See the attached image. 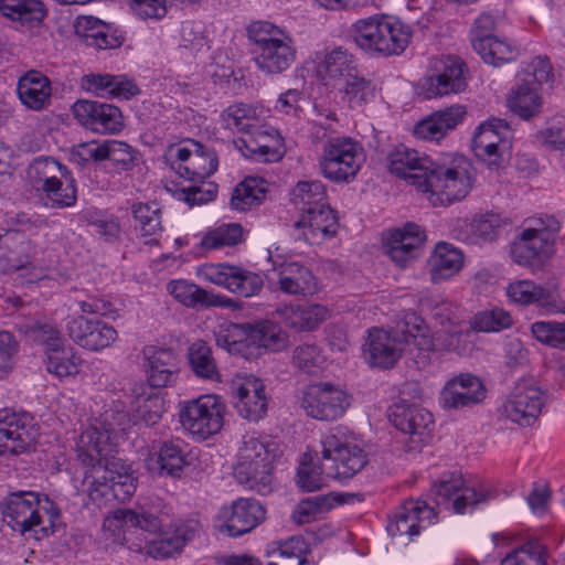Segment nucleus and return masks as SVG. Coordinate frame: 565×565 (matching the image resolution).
<instances>
[{
  "mask_svg": "<svg viewBox=\"0 0 565 565\" xmlns=\"http://www.w3.org/2000/svg\"><path fill=\"white\" fill-rule=\"evenodd\" d=\"M221 118L224 127L245 134L253 130L259 122L257 108L245 103H235L228 106Z\"/></svg>",
  "mask_w": 565,
  "mask_h": 565,
  "instance_id": "obj_55",
  "label": "nucleus"
},
{
  "mask_svg": "<svg viewBox=\"0 0 565 565\" xmlns=\"http://www.w3.org/2000/svg\"><path fill=\"white\" fill-rule=\"evenodd\" d=\"M108 470L114 499L119 502H125L130 499L137 488V479L134 476L131 468L125 465L120 459H113L108 463Z\"/></svg>",
  "mask_w": 565,
  "mask_h": 565,
  "instance_id": "obj_54",
  "label": "nucleus"
},
{
  "mask_svg": "<svg viewBox=\"0 0 565 565\" xmlns=\"http://www.w3.org/2000/svg\"><path fill=\"white\" fill-rule=\"evenodd\" d=\"M244 241V228L238 223H227L209 230L201 239L205 250L235 246Z\"/></svg>",
  "mask_w": 565,
  "mask_h": 565,
  "instance_id": "obj_57",
  "label": "nucleus"
},
{
  "mask_svg": "<svg viewBox=\"0 0 565 565\" xmlns=\"http://www.w3.org/2000/svg\"><path fill=\"white\" fill-rule=\"evenodd\" d=\"M189 362L196 376L210 381L221 380L212 350L206 342L198 340L191 344L189 348Z\"/></svg>",
  "mask_w": 565,
  "mask_h": 565,
  "instance_id": "obj_56",
  "label": "nucleus"
},
{
  "mask_svg": "<svg viewBox=\"0 0 565 565\" xmlns=\"http://www.w3.org/2000/svg\"><path fill=\"white\" fill-rule=\"evenodd\" d=\"M467 67L457 55L431 58L429 74L419 83V94L425 99L459 94L467 88Z\"/></svg>",
  "mask_w": 565,
  "mask_h": 565,
  "instance_id": "obj_12",
  "label": "nucleus"
},
{
  "mask_svg": "<svg viewBox=\"0 0 565 565\" xmlns=\"http://www.w3.org/2000/svg\"><path fill=\"white\" fill-rule=\"evenodd\" d=\"M437 513L423 500H406L388 516L386 531L391 536H417L423 529L434 524Z\"/></svg>",
  "mask_w": 565,
  "mask_h": 565,
  "instance_id": "obj_18",
  "label": "nucleus"
},
{
  "mask_svg": "<svg viewBox=\"0 0 565 565\" xmlns=\"http://www.w3.org/2000/svg\"><path fill=\"white\" fill-rule=\"evenodd\" d=\"M265 183L260 178H246L238 183L231 199L232 207L246 212L260 205L267 192Z\"/></svg>",
  "mask_w": 565,
  "mask_h": 565,
  "instance_id": "obj_51",
  "label": "nucleus"
},
{
  "mask_svg": "<svg viewBox=\"0 0 565 565\" xmlns=\"http://www.w3.org/2000/svg\"><path fill=\"white\" fill-rule=\"evenodd\" d=\"M534 83L523 82L511 90L508 98L510 109L523 119L536 116L542 108V97Z\"/></svg>",
  "mask_w": 565,
  "mask_h": 565,
  "instance_id": "obj_46",
  "label": "nucleus"
},
{
  "mask_svg": "<svg viewBox=\"0 0 565 565\" xmlns=\"http://www.w3.org/2000/svg\"><path fill=\"white\" fill-rule=\"evenodd\" d=\"M281 455L277 441L257 433L243 436L234 466V477L238 483L260 494L270 491L274 462Z\"/></svg>",
  "mask_w": 565,
  "mask_h": 565,
  "instance_id": "obj_3",
  "label": "nucleus"
},
{
  "mask_svg": "<svg viewBox=\"0 0 565 565\" xmlns=\"http://www.w3.org/2000/svg\"><path fill=\"white\" fill-rule=\"evenodd\" d=\"M227 406L215 394L201 395L179 405V420L182 428L200 440L218 434L224 425Z\"/></svg>",
  "mask_w": 565,
  "mask_h": 565,
  "instance_id": "obj_9",
  "label": "nucleus"
},
{
  "mask_svg": "<svg viewBox=\"0 0 565 565\" xmlns=\"http://www.w3.org/2000/svg\"><path fill=\"white\" fill-rule=\"evenodd\" d=\"M33 420L28 413L0 409V456L19 455L29 449L36 437Z\"/></svg>",
  "mask_w": 565,
  "mask_h": 565,
  "instance_id": "obj_17",
  "label": "nucleus"
},
{
  "mask_svg": "<svg viewBox=\"0 0 565 565\" xmlns=\"http://www.w3.org/2000/svg\"><path fill=\"white\" fill-rule=\"evenodd\" d=\"M405 332L419 353L434 350L465 352L472 343L473 332H499L511 327L512 320H472L469 326L460 320H438L435 331L425 320H413Z\"/></svg>",
  "mask_w": 565,
  "mask_h": 565,
  "instance_id": "obj_2",
  "label": "nucleus"
},
{
  "mask_svg": "<svg viewBox=\"0 0 565 565\" xmlns=\"http://www.w3.org/2000/svg\"><path fill=\"white\" fill-rule=\"evenodd\" d=\"M241 141L252 158L263 162L278 161L285 153L284 140L273 128L257 125Z\"/></svg>",
  "mask_w": 565,
  "mask_h": 565,
  "instance_id": "obj_32",
  "label": "nucleus"
},
{
  "mask_svg": "<svg viewBox=\"0 0 565 565\" xmlns=\"http://www.w3.org/2000/svg\"><path fill=\"white\" fill-rule=\"evenodd\" d=\"M247 32L254 44V61L262 72L277 75L292 65L297 50L287 32L267 21L252 23Z\"/></svg>",
  "mask_w": 565,
  "mask_h": 565,
  "instance_id": "obj_6",
  "label": "nucleus"
},
{
  "mask_svg": "<svg viewBox=\"0 0 565 565\" xmlns=\"http://www.w3.org/2000/svg\"><path fill=\"white\" fill-rule=\"evenodd\" d=\"M20 329L29 341L45 345L46 352L63 343L60 331L49 320H26Z\"/></svg>",
  "mask_w": 565,
  "mask_h": 565,
  "instance_id": "obj_59",
  "label": "nucleus"
},
{
  "mask_svg": "<svg viewBox=\"0 0 565 565\" xmlns=\"http://www.w3.org/2000/svg\"><path fill=\"white\" fill-rule=\"evenodd\" d=\"M295 227L303 230L305 241L319 244L337 234L339 223L335 211L327 203L323 207L300 214L299 220L295 222Z\"/></svg>",
  "mask_w": 565,
  "mask_h": 565,
  "instance_id": "obj_30",
  "label": "nucleus"
},
{
  "mask_svg": "<svg viewBox=\"0 0 565 565\" xmlns=\"http://www.w3.org/2000/svg\"><path fill=\"white\" fill-rule=\"evenodd\" d=\"M553 247L554 243L544 234L534 236L522 231L512 242L510 255L521 266L540 267L552 256Z\"/></svg>",
  "mask_w": 565,
  "mask_h": 565,
  "instance_id": "obj_29",
  "label": "nucleus"
},
{
  "mask_svg": "<svg viewBox=\"0 0 565 565\" xmlns=\"http://www.w3.org/2000/svg\"><path fill=\"white\" fill-rule=\"evenodd\" d=\"M143 355L149 362L148 382L151 387H167L174 382L179 367L172 350L148 347Z\"/></svg>",
  "mask_w": 565,
  "mask_h": 565,
  "instance_id": "obj_36",
  "label": "nucleus"
},
{
  "mask_svg": "<svg viewBox=\"0 0 565 565\" xmlns=\"http://www.w3.org/2000/svg\"><path fill=\"white\" fill-rule=\"evenodd\" d=\"M0 11L4 17L31 25L40 23L46 14L39 0H0Z\"/></svg>",
  "mask_w": 565,
  "mask_h": 565,
  "instance_id": "obj_53",
  "label": "nucleus"
},
{
  "mask_svg": "<svg viewBox=\"0 0 565 565\" xmlns=\"http://www.w3.org/2000/svg\"><path fill=\"white\" fill-rule=\"evenodd\" d=\"M82 87L99 97L129 99L139 94L137 84L125 75L87 74Z\"/></svg>",
  "mask_w": 565,
  "mask_h": 565,
  "instance_id": "obj_33",
  "label": "nucleus"
},
{
  "mask_svg": "<svg viewBox=\"0 0 565 565\" xmlns=\"http://www.w3.org/2000/svg\"><path fill=\"white\" fill-rule=\"evenodd\" d=\"M413 320H399L392 330L372 328L369 330L364 344V355L371 366L387 370L392 369L404 352L413 353V342L407 340L408 329Z\"/></svg>",
  "mask_w": 565,
  "mask_h": 565,
  "instance_id": "obj_11",
  "label": "nucleus"
},
{
  "mask_svg": "<svg viewBox=\"0 0 565 565\" xmlns=\"http://www.w3.org/2000/svg\"><path fill=\"white\" fill-rule=\"evenodd\" d=\"M495 20L491 14H480L470 31L473 50L488 64L500 65L514 57V51L504 41L494 35Z\"/></svg>",
  "mask_w": 565,
  "mask_h": 565,
  "instance_id": "obj_19",
  "label": "nucleus"
},
{
  "mask_svg": "<svg viewBox=\"0 0 565 565\" xmlns=\"http://www.w3.org/2000/svg\"><path fill=\"white\" fill-rule=\"evenodd\" d=\"M278 282L280 289L290 295H312L318 290V285L311 270L297 262L281 265Z\"/></svg>",
  "mask_w": 565,
  "mask_h": 565,
  "instance_id": "obj_39",
  "label": "nucleus"
},
{
  "mask_svg": "<svg viewBox=\"0 0 565 565\" xmlns=\"http://www.w3.org/2000/svg\"><path fill=\"white\" fill-rule=\"evenodd\" d=\"M364 161L363 147L350 137H332L322 145L318 159L321 174L334 183L355 179Z\"/></svg>",
  "mask_w": 565,
  "mask_h": 565,
  "instance_id": "obj_8",
  "label": "nucleus"
},
{
  "mask_svg": "<svg viewBox=\"0 0 565 565\" xmlns=\"http://www.w3.org/2000/svg\"><path fill=\"white\" fill-rule=\"evenodd\" d=\"M232 393L238 414L252 422L263 418L267 412L268 397L264 382L253 374H237L232 380Z\"/></svg>",
  "mask_w": 565,
  "mask_h": 565,
  "instance_id": "obj_20",
  "label": "nucleus"
},
{
  "mask_svg": "<svg viewBox=\"0 0 565 565\" xmlns=\"http://www.w3.org/2000/svg\"><path fill=\"white\" fill-rule=\"evenodd\" d=\"M65 168L66 166L53 157L40 156L29 163L25 171L26 181L35 192L42 195L50 185L57 181L58 175H63Z\"/></svg>",
  "mask_w": 565,
  "mask_h": 565,
  "instance_id": "obj_43",
  "label": "nucleus"
},
{
  "mask_svg": "<svg viewBox=\"0 0 565 565\" xmlns=\"http://www.w3.org/2000/svg\"><path fill=\"white\" fill-rule=\"evenodd\" d=\"M509 299L520 306L535 303L547 309L551 291L529 279L515 280L507 287Z\"/></svg>",
  "mask_w": 565,
  "mask_h": 565,
  "instance_id": "obj_50",
  "label": "nucleus"
},
{
  "mask_svg": "<svg viewBox=\"0 0 565 565\" xmlns=\"http://www.w3.org/2000/svg\"><path fill=\"white\" fill-rule=\"evenodd\" d=\"M49 503L46 495L35 491H15L9 493L0 502V512L3 521L21 534L33 533L35 539L49 534V529L42 525L41 502Z\"/></svg>",
  "mask_w": 565,
  "mask_h": 565,
  "instance_id": "obj_10",
  "label": "nucleus"
},
{
  "mask_svg": "<svg viewBox=\"0 0 565 565\" xmlns=\"http://www.w3.org/2000/svg\"><path fill=\"white\" fill-rule=\"evenodd\" d=\"M169 512L168 507H163L158 512H153L151 509H141L140 512L119 509L104 520L103 530L105 533H109L114 543L127 544L138 531L150 534L159 533Z\"/></svg>",
  "mask_w": 565,
  "mask_h": 565,
  "instance_id": "obj_13",
  "label": "nucleus"
},
{
  "mask_svg": "<svg viewBox=\"0 0 565 565\" xmlns=\"http://www.w3.org/2000/svg\"><path fill=\"white\" fill-rule=\"evenodd\" d=\"M215 340L232 354L247 355L253 348V324L225 321L215 331Z\"/></svg>",
  "mask_w": 565,
  "mask_h": 565,
  "instance_id": "obj_40",
  "label": "nucleus"
},
{
  "mask_svg": "<svg viewBox=\"0 0 565 565\" xmlns=\"http://www.w3.org/2000/svg\"><path fill=\"white\" fill-rule=\"evenodd\" d=\"M342 82L339 93L341 100L352 109L362 108L374 98L375 87L356 67Z\"/></svg>",
  "mask_w": 565,
  "mask_h": 565,
  "instance_id": "obj_44",
  "label": "nucleus"
},
{
  "mask_svg": "<svg viewBox=\"0 0 565 565\" xmlns=\"http://www.w3.org/2000/svg\"><path fill=\"white\" fill-rule=\"evenodd\" d=\"M289 345V337L275 320H258L253 326V348L279 352Z\"/></svg>",
  "mask_w": 565,
  "mask_h": 565,
  "instance_id": "obj_47",
  "label": "nucleus"
},
{
  "mask_svg": "<svg viewBox=\"0 0 565 565\" xmlns=\"http://www.w3.org/2000/svg\"><path fill=\"white\" fill-rule=\"evenodd\" d=\"M332 498L316 495L301 500L295 508L291 519L302 525L316 521L322 513L333 508Z\"/></svg>",
  "mask_w": 565,
  "mask_h": 565,
  "instance_id": "obj_61",
  "label": "nucleus"
},
{
  "mask_svg": "<svg viewBox=\"0 0 565 565\" xmlns=\"http://www.w3.org/2000/svg\"><path fill=\"white\" fill-rule=\"evenodd\" d=\"M425 239V231L416 223L408 222L403 227L384 233L383 249L397 266L404 268L418 257Z\"/></svg>",
  "mask_w": 565,
  "mask_h": 565,
  "instance_id": "obj_21",
  "label": "nucleus"
},
{
  "mask_svg": "<svg viewBox=\"0 0 565 565\" xmlns=\"http://www.w3.org/2000/svg\"><path fill=\"white\" fill-rule=\"evenodd\" d=\"M290 202L303 214L309 210L323 207L328 202L327 188L319 180H301L291 189Z\"/></svg>",
  "mask_w": 565,
  "mask_h": 565,
  "instance_id": "obj_45",
  "label": "nucleus"
},
{
  "mask_svg": "<svg viewBox=\"0 0 565 565\" xmlns=\"http://www.w3.org/2000/svg\"><path fill=\"white\" fill-rule=\"evenodd\" d=\"M543 407V394L534 386L518 385L499 408L500 414L522 427L533 425Z\"/></svg>",
  "mask_w": 565,
  "mask_h": 565,
  "instance_id": "obj_25",
  "label": "nucleus"
},
{
  "mask_svg": "<svg viewBox=\"0 0 565 565\" xmlns=\"http://www.w3.org/2000/svg\"><path fill=\"white\" fill-rule=\"evenodd\" d=\"M463 253L452 244L439 242L430 258L429 273L431 280L437 282L455 276L463 266Z\"/></svg>",
  "mask_w": 565,
  "mask_h": 565,
  "instance_id": "obj_37",
  "label": "nucleus"
},
{
  "mask_svg": "<svg viewBox=\"0 0 565 565\" xmlns=\"http://www.w3.org/2000/svg\"><path fill=\"white\" fill-rule=\"evenodd\" d=\"M264 507L254 499H238L231 507H223L220 519V532L232 537H238L250 532L265 520Z\"/></svg>",
  "mask_w": 565,
  "mask_h": 565,
  "instance_id": "obj_23",
  "label": "nucleus"
},
{
  "mask_svg": "<svg viewBox=\"0 0 565 565\" xmlns=\"http://www.w3.org/2000/svg\"><path fill=\"white\" fill-rule=\"evenodd\" d=\"M42 198L46 200L45 204L53 209L70 207L76 203V181L67 167L64 169L63 175L57 177V181L46 189Z\"/></svg>",
  "mask_w": 565,
  "mask_h": 565,
  "instance_id": "obj_49",
  "label": "nucleus"
},
{
  "mask_svg": "<svg viewBox=\"0 0 565 565\" xmlns=\"http://www.w3.org/2000/svg\"><path fill=\"white\" fill-rule=\"evenodd\" d=\"M390 172L425 193L434 206H447L465 199L472 188L470 163L462 156L438 159L404 145L387 154Z\"/></svg>",
  "mask_w": 565,
  "mask_h": 565,
  "instance_id": "obj_1",
  "label": "nucleus"
},
{
  "mask_svg": "<svg viewBox=\"0 0 565 565\" xmlns=\"http://www.w3.org/2000/svg\"><path fill=\"white\" fill-rule=\"evenodd\" d=\"M321 469L328 479L349 480L369 462L356 435L344 426H337L322 436Z\"/></svg>",
  "mask_w": 565,
  "mask_h": 565,
  "instance_id": "obj_4",
  "label": "nucleus"
},
{
  "mask_svg": "<svg viewBox=\"0 0 565 565\" xmlns=\"http://www.w3.org/2000/svg\"><path fill=\"white\" fill-rule=\"evenodd\" d=\"M72 113L83 127L98 134H116L124 127L120 109L96 100H77Z\"/></svg>",
  "mask_w": 565,
  "mask_h": 565,
  "instance_id": "obj_22",
  "label": "nucleus"
},
{
  "mask_svg": "<svg viewBox=\"0 0 565 565\" xmlns=\"http://www.w3.org/2000/svg\"><path fill=\"white\" fill-rule=\"evenodd\" d=\"M300 405L309 417L333 422L345 414L351 405V396L338 385L319 382L303 388Z\"/></svg>",
  "mask_w": 565,
  "mask_h": 565,
  "instance_id": "obj_15",
  "label": "nucleus"
},
{
  "mask_svg": "<svg viewBox=\"0 0 565 565\" xmlns=\"http://www.w3.org/2000/svg\"><path fill=\"white\" fill-rule=\"evenodd\" d=\"M35 255V247L31 241L19 235L18 232H8L0 237V259L6 262L8 269L18 270L30 264Z\"/></svg>",
  "mask_w": 565,
  "mask_h": 565,
  "instance_id": "obj_42",
  "label": "nucleus"
},
{
  "mask_svg": "<svg viewBox=\"0 0 565 565\" xmlns=\"http://www.w3.org/2000/svg\"><path fill=\"white\" fill-rule=\"evenodd\" d=\"M412 28L393 17H370L353 24L355 44L384 56L401 54L412 38Z\"/></svg>",
  "mask_w": 565,
  "mask_h": 565,
  "instance_id": "obj_7",
  "label": "nucleus"
},
{
  "mask_svg": "<svg viewBox=\"0 0 565 565\" xmlns=\"http://www.w3.org/2000/svg\"><path fill=\"white\" fill-rule=\"evenodd\" d=\"M66 329L78 345L90 351L103 350L117 338L115 328L104 320H70Z\"/></svg>",
  "mask_w": 565,
  "mask_h": 565,
  "instance_id": "obj_28",
  "label": "nucleus"
},
{
  "mask_svg": "<svg viewBox=\"0 0 565 565\" xmlns=\"http://www.w3.org/2000/svg\"><path fill=\"white\" fill-rule=\"evenodd\" d=\"M467 115L466 106L456 104L433 113L419 121L414 134L417 138L429 141H438L450 130H454Z\"/></svg>",
  "mask_w": 565,
  "mask_h": 565,
  "instance_id": "obj_31",
  "label": "nucleus"
},
{
  "mask_svg": "<svg viewBox=\"0 0 565 565\" xmlns=\"http://www.w3.org/2000/svg\"><path fill=\"white\" fill-rule=\"evenodd\" d=\"M148 469L159 475L178 477L186 465L182 441L169 440L160 445L159 449L148 459Z\"/></svg>",
  "mask_w": 565,
  "mask_h": 565,
  "instance_id": "obj_38",
  "label": "nucleus"
},
{
  "mask_svg": "<svg viewBox=\"0 0 565 565\" xmlns=\"http://www.w3.org/2000/svg\"><path fill=\"white\" fill-rule=\"evenodd\" d=\"M97 469L85 470L83 484L86 488L89 499L98 505L108 504L114 499L111 482L108 477V466Z\"/></svg>",
  "mask_w": 565,
  "mask_h": 565,
  "instance_id": "obj_58",
  "label": "nucleus"
},
{
  "mask_svg": "<svg viewBox=\"0 0 565 565\" xmlns=\"http://www.w3.org/2000/svg\"><path fill=\"white\" fill-rule=\"evenodd\" d=\"M166 158L181 178L194 183H203L218 166L214 149L194 140H189L186 146H171Z\"/></svg>",
  "mask_w": 565,
  "mask_h": 565,
  "instance_id": "obj_14",
  "label": "nucleus"
},
{
  "mask_svg": "<svg viewBox=\"0 0 565 565\" xmlns=\"http://www.w3.org/2000/svg\"><path fill=\"white\" fill-rule=\"evenodd\" d=\"M316 76L324 85H337L358 67L356 58L341 46L319 52L315 58Z\"/></svg>",
  "mask_w": 565,
  "mask_h": 565,
  "instance_id": "obj_27",
  "label": "nucleus"
},
{
  "mask_svg": "<svg viewBox=\"0 0 565 565\" xmlns=\"http://www.w3.org/2000/svg\"><path fill=\"white\" fill-rule=\"evenodd\" d=\"M46 370L55 376L63 379L79 373L82 359L71 347L63 343L51 348L46 353Z\"/></svg>",
  "mask_w": 565,
  "mask_h": 565,
  "instance_id": "obj_48",
  "label": "nucleus"
},
{
  "mask_svg": "<svg viewBox=\"0 0 565 565\" xmlns=\"http://www.w3.org/2000/svg\"><path fill=\"white\" fill-rule=\"evenodd\" d=\"M128 415L122 409H106L98 420L86 428L76 443V456L86 470L107 467L115 459L110 457L113 440L118 430H124Z\"/></svg>",
  "mask_w": 565,
  "mask_h": 565,
  "instance_id": "obj_5",
  "label": "nucleus"
},
{
  "mask_svg": "<svg viewBox=\"0 0 565 565\" xmlns=\"http://www.w3.org/2000/svg\"><path fill=\"white\" fill-rule=\"evenodd\" d=\"M436 503L446 509L451 508L456 513H465L481 502H486L491 492L484 484L477 481L467 482L461 475L451 472L445 475L434 484Z\"/></svg>",
  "mask_w": 565,
  "mask_h": 565,
  "instance_id": "obj_16",
  "label": "nucleus"
},
{
  "mask_svg": "<svg viewBox=\"0 0 565 565\" xmlns=\"http://www.w3.org/2000/svg\"><path fill=\"white\" fill-rule=\"evenodd\" d=\"M168 292L180 303L190 308H232L239 309L242 303L226 296L207 291L185 279L171 280Z\"/></svg>",
  "mask_w": 565,
  "mask_h": 565,
  "instance_id": "obj_26",
  "label": "nucleus"
},
{
  "mask_svg": "<svg viewBox=\"0 0 565 565\" xmlns=\"http://www.w3.org/2000/svg\"><path fill=\"white\" fill-rule=\"evenodd\" d=\"M537 138L550 150H565V116L557 115L546 121V126L537 132Z\"/></svg>",
  "mask_w": 565,
  "mask_h": 565,
  "instance_id": "obj_62",
  "label": "nucleus"
},
{
  "mask_svg": "<svg viewBox=\"0 0 565 565\" xmlns=\"http://www.w3.org/2000/svg\"><path fill=\"white\" fill-rule=\"evenodd\" d=\"M462 223L458 228V238L476 244L479 241H492L500 227L499 217L494 214H486L481 217L460 221ZM457 231V228L455 230Z\"/></svg>",
  "mask_w": 565,
  "mask_h": 565,
  "instance_id": "obj_52",
  "label": "nucleus"
},
{
  "mask_svg": "<svg viewBox=\"0 0 565 565\" xmlns=\"http://www.w3.org/2000/svg\"><path fill=\"white\" fill-rule=\"evenodd\" d=\"M193 529L182 530L179 527L173 536L151 541L147 545V553L153 558H168L183 548L186 541L193 537Z\"/></svg>",
  "mask_w": 565,
  "mask_h": 565,
  "instance_id": "obj_60",
  "label": "nucleus"
},
{
  "mask_svg": "<svg viewBox=\"0 0 565 565\" xmlns=\"http://www.w3.org/2000/svg\"><path fill=\"white\" fill-rule=\"evenodd\" d=\"M532 333L536 340L551 347L565 343V321L539 320L532 324Z\"/></svg>",
  "mask_w": 565,
  "mask_h": 565,
  "instance_id": "obj_63",
  "label": "nucleus"
},
{
  "mask_svg": "<svg viewBox=\"0 0 565 565\" xmlns=\"http://www.w3.org/2000/svg\"><path fill=\"white\" fill-rule=\"evenodd\" d=\"M501 565H545V559L540 545L527 543L509 553Z\"/></svg>",
  "mask_w": 565,
  "mask_h": 565,
  "instance_id": "obj_64",
  "label": "nucleus"
},
{
  "mask_svg": "<svg viewBox=\"0 0 565 565\" xmlns=\"http://www.w3.org/2000/svg\"><path fill=\"white\" fill-rule=\"evenodd\" d=\"M17 92L21 103L35 111L45 109L51 103V82L47 76L35 70L19 77Z\"/></svg>",
  "mask_w": 565,
  "mask_h": 565,
  "instance_id": "obj_35",
  "label": "nucleus"
},
{
  "mask_svg": "<svg viewBox=\"0 0 565 565\" xmlns=\"http://www.w3.org/2000/svg\"><path fill=\"white\" fill-rule=\"evenodd\" d=\"M390 419L398 430L404 434L418 436L420 441L429 435L430 426L434 425L430 412L420 406L404 403L393 406Z\"/></svg>",
  "mask_w": 565,
  "mask_h": 565,
  "instance_id": "obj_34",
  "label": "nucleus"
},
{
  "mask_svg": "<svg viewBox=\"0 0 565 565\" xmlns=\"http://www.w3.org/2000/svg\"><path fill=\"white\" fill-rule=\"evenodd\" d=\"M486 397V387L477 376L462 373L448 380L439 395L444 409L459 411L481 403Z\"/></svg>",
  "mask_w": 565,
  "mask_h": 565,
  "instance_id": "obj_24",
  "label": "nucleus"
},
{
  "mask_svg": "<svg viewBox=\"0 0 565 565\" xmlns=\"http://www.w3.org/2000/svg\"><path fill=\"white\" fill-rule=\"evenodd\" d=\"M137 236L147 245H157L163 232L161 211L149 203H135L131 207Z\"/></svg>",
  "mask_w": 565,
  "mask_h": 565,
  "instance_id": "obj_41",
  "label": "nucleus"
}]
</instances>
